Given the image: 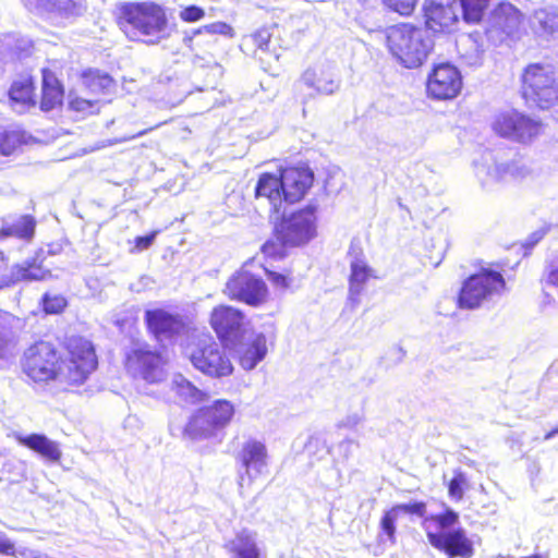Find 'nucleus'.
I'll return each instance as SVG.
<instances>
[{
    "instance_id": "nucleus-52",
    "label": "nucleus",
    "mask_w": 558,
    "mask_h": 558,
    "mask_svg": "<svg viewBox=\"0 0 558 558\" xmlns=\"http://www.w3.org/2000/svg\"><path fill=\"white\" fill-rule=\"evenodd\" d=\"M424 258H426L425 260V264H428L433 267H436L440 264L441 259H442V253L439 251L436 256H429V255H425Z\"/></svg>"
},
{
    "instance_id": "nucleus-54",
    "label": "nucleus",
    "mask_w": 558,
    "mask_h": 558,
    "mask_svg": "<svg viewBox=\"0 0 558 558\" xmlns=\"http://www.w3.org/2000/svg\"><path fill=\"white\" fill-rule=\"evenodd\" d=\"M556 426L558 427V424Z\"/></svg>"
},
{
    "instance_id": "nucleus-23",
    "label": "nucleus",
    "mask_w": 558,
    "mask_h": 558,
    "mask_svg": "<svg viewBox=\"0 0 558 558\" xmlns=\"http://www.w3.org/2000/svg\"><path fill=\"white\" fill-rule=\"evenodd\" d=\"M80 78L90 97L100 99V102L110 96L116 88L114 80L108 73L97 69L82 71Z\"/></svg>"
},
{
    "instance_id": "nucleus-5",
    "label": "nucleus",
    "mask_w": 558,
    "mask_h": 558,
    "mask_svg": "<svg viewBox=\"0 0 558 558\" xmlns=\"http://www.w3.org/2000/svg\"><path fill=\"white\" fill-rule=\"evenodd\" d=\"M522 98L539 110L558 105V69L549 62H532L520 77Z\"/></svg>"
},
{
    "instance_id": "nucleus-37",
    "label": "nucleus",
    "mask_w": 558,
    "mask_h": 558,
    "mask_svg": "<svg viewBox=\"0 0 558 558\" xmlns=\"http://www.w3.org/2000/svg\"><path fill=\"white\" fill-rule=\"evenodd\" d=\"M175 393L179 398L192 404L203 402L208 398V396L205 392L199 390L197 387H195L187 380L177 383Z\"/></svg>"
},
{
    "instance_id": "nucleus-33",
    "label": "nucleus",
    "mask_w": 558,
    "mask_h": 558,
    "mask_svg": "<svg viewBox=\"0 0 558 558\" xmlns=\"http://www.w3.org/2000/svg\"><path fill=\"white\" fill-rule=\"evenodd\" d=\"M267 348L266 341L263 337L253 339L244 350L240 353L239 363L240 365L250 371L254 368L266 355Z\"/></svg>"
},
{
    "instance_id": "nucleus-21",
    "label": "nucleus",
    "mask_w": 558,
    "mask_h": 558,
    "mask_svg": "<svg viewBox=\"0 0 558 558\" xmlns=\"http://www.w3.org/2000/svg\"><path fill=\"white\" fill-rule=\"evenodd\" d=\"M65 98V86L58 73L49 68L40 69V94L37 96V107L43 112L60 109Z\"/></svg>"
},
{
    "instance_id": "nucleus-9",
    "label": "nucleus",
    "mask_w": 558,
    "mask_h": 558,
    "mask_svg": "<svg viewBox=\"0 0 558 558\" xmlns=\"http://www.w3.org/2000/svg\"><path fill=\"white\" fill-rule=\"evenodd\" d=\"M277 223L296 247L305 245L317 235L318 205L308 203L282 216Z\"/></svg>"
},
{
    "instance_id": "nucleus-39",
    "label": "nucleus",
    "mask_w": 558,
    "mask_h": 558,
    "mask_svg": "<svg viewBox=\"0 0 558 558\" xmlns=\"http://www.w3.org/2000/svg\"><path fill=\"white\" fill-rule=\"evenodd\" d=\"M68 306V300L62 294L44 293L40 299L41 311L47 315L61 314Z\"/></svg>"
},
{
    "instance_id": "nucleus-17",
    "label": "nucleus",
    "mask_w": 558,
    "mask_h": 558,
    "mask_svg": "<svg viewBox=\"0 0 558 558\" xmlns=\"http://www.w3.org/2000/svg\"><path fill=\"white\" fill-rule=\"evenodd\" d=\"M144 324L147 332L157 341L170 340L179 336L184 328L180 315L162 307L146 310Z\"/></svg>"
},
{
    "instance_id": "nucleus-41",
    "label": "nucleus",
    "mask_w": 558,
    "mask_h": 558,
    "mask_svg": "<svg viewBox=\"0 0 558 558\" xmlns=\"http://www.w3.org/2000/svg\"><path fill=\"white\" fill-rule=\"evenodd\" d=\"M417 3L418 0H381V4L387 11L405 17L414 13Z\"/></svg>"
},
{
    "instance_id": "nucleus-8",
    "label": "nucleus",
    "mask_w": 558,
    "mask_h": 558,
    "mask_svg": "<svg viewBox=\"0 0 558 558\" xmlns=\"http://www.w3.org/2000/svg\"><path fill=\"white\" fill-rule=\"evenodd\" d=\"M492 128L499 137L521 145H531L545 130V125L541 119L517 110L497 114L493 121Z\"/></svg>"
},
{
    "instance_id": "nucleus-14",
    "label": "nucleus",
    "mask_w": 558,
    "mask_h": 558,
    "mask_svg": "<svg viewBox=\"0 0 558 558\" xmlns=\"http://www.w3.org/2000/svg\"><path fill=\"white\" fill-rule=\"evenodd\" d=\"M422 11L424 25L433 33L449 34L460 23L457 0H425Z\"/></svg>"
},
{
    "instance_id": "nucleus-15",
    "label": "nucleus",
    "mask_w": 558,
    "mask_h": 558,
    "mask_svg": "<svg viewBox=\"0 0 558 558\" xmlns=\"http://www.w3.org/2000/svg\"><path fill=\"white\" fill-rule=\"evenodd\" d=\"M523 23V13L512 3L502 1L490 12L486 34L502 41L517 36Z\"/></svg>"
},
{
    "instance_id": "nucleus-34",
    "label": "nucleus",
    "mask_w": 558,
    "mask_h": 558,
    "mask_svg": "<svg viewBox=\"0 0 558 558\" xmlns=\"http://www.w3.org/2000/svg\"><path fill=\"white\" fill-rule=\"evenodd\" d=\"M204 34L206 33L201 31L199 27L192 35L184 37V45L198 58H204L205 54H208L214 46V40L208 36H204Z\"/></svg>"
},
{
    "instance_id": "nucleus-43",
    "label": "nucleus",
    "mask_w": 558,
    "mask_h": 558,
    "mask_svg": "<svg viewBox=\"0 0 558 558\" xmlns=\"http://www.w3.org/2000/svg\"><path fill=\"white\" fill-rule=\"evenodd\" d=\"M312 77H308V84L313 86L318 93L330 94L336 88V84L332 80H327L325 73L322 71L319 74L311 73Z\"/></svg>"
},
{
    "instance_id": "nucleus-4",
    "label": "nucleus",
    "mask_w": 558,
    "mask_h": 558,
    "mask_svg": "<svg viewBox=\"0 0 558 558\" xmlns=\"http://www.w3.org/2000/svg\"><path fill=\"white\" fill-rule=\"evenodd\" d=\"M389 53L404 68L416 69L427 59L433 45L426 32L411 22H399L385 29Z\"/></svg>"
},
{
    "instance_id": "nucleus-12",
    "label": "nucleus",
    "mask_w": 558,
    "mask_h": 558,
    "mask_svg": "<svg viewBox=\"0 0 558 558\" xmlns=\"http://www.w3.org/2000/svg\"><path fill=\"white\" fill-rule=\"evenodd\" d=\"M462 75L457 66L448 62L434 65L426 80V92L429 98L450 100L462 89Z\"/></svg>"
},
{
    "instance_id": "nucleus-20",
    "label": "nucleus",
    "mask_w": 558,
    "mask_h": 558,
    "mask_svg": "<svg viewBox=\"0 0 558 558\" xmlns=\"http://www.w3.org/2000/svg\"><path fill=\"white\" fill-rule=\"evenodd\" d=\"M44 262V252L39 250L22 263L11 265V275L2 277L3 286L10 287L19 282L47 281L52 279V271L45 266Z\"/></svg>"
},
{
    "instance_id": "nucleus-53",
    "label": "nucleus",
    "mask_w": 558,
    "mask_h": 558,
    "mask_svg": "<svg viewBox=\"0 0 558 558\" xmlns=\"http://www.w3.org/2000/svg\"><path fill=\"white\" fill-rule=\"evenodd\" d=\"M558 434V427L555 426L544 435L545 440H549Z\"/></svg>"
},
{
    "instance_id": "nucleus-1",
    "label": "nucleus",
    "mask_w": 558,
    "mask_h": 558,
    "mask_svg": "<svg viewBox=\"0 0 558 558\" xmlns=\"http://www.w3.org/2000/svg\"><path fill=\"white\" fill-rule=\"evenodd\" d=\"M63 349L65 355L53 341L44 339L27 345L20 357L26 383L33 386L83 385L98 367L95 345L83 336H72L65 340Z\"/></svg>"
},
{
    "instance_id": "nucleus-50",
    "label": "nucleus",
    "mask_w": 558,
    "mask_h": 558,
    "mask_svg": "<svg viewBox=\"0 0 558 558\" xmlns=\"http://www.w3.org/2000/svg\"><path fill=\"white\" fill-rule=\"evenodd\" d=\"M8 275H11V266L9 264V258L3 252H0V286L1 287H4L2 277L8 276Z\"/></svg>"
},
{
    "instance_id": "nucleus-38",
    "label": "nucleus",
    "mask_w": 558,
    "mask_h": 558,
    "mask_svg": "<svg viewBox=\"0 0 558 558\" xmlns=\"http://www.w3.org/2000/svg\"><path fill=\"white\" fill-rule=\"evenodd\" d=\"M265 275L270 281L271 286L277 290L287 291L292 289L294 286V277L291 269L276 271L265 268Z\"/></svg>"
},
{
    "instance_id": "nucleus-30",
    "label": "nucleus",
    "mask_w": 558,
    "mask_h": 558,
    "mask_svg": "<svg viewBox=\"0 0 558 558\" xmlns=\"http://www.w3.org/2000/svg\"><path fill=\"white\" fill-rule=\"evenodd\" d=\"M350 269L349 287L350 291L355 294H359L364 289L366 282L378 278L376 271L368 266L366 260L361 258L351 262Z\"/></svg>"
},
{
    "instance_id": "nucleus-40",
    "label": "nucleus",
    "mask_w": 558,
    "mask_h": 558,
    "mask_svg": "<svg viewBox=\"0 0 558 558\" xmlns=\"http://www.w3.org/2000/svg\"><path fill=\"white\" fill-rule=\"evenodd\" d=\"M100 99L97 98H83L80 96H71L69 100L70 110L82 113L93 114L99 111Z\"/></svg>"
},
{
    "instance_id": "nucleus-26",
    "label": "nucleus",
    "mask_w": 558,
    "mask_h": 558,
    "mask_svg": "<svg viewBox=\"0 0 558 558\" xmlns=\"http://www.w3.org/2000/svg\"><path fill=\"white\" fill-rule=\"evenodd\" d=\"M225 548L233 558H262L260 550L248 531H241L230 539Z\"/></svg>"
},
{
    "instance_id": "nucleus-47",
    "label": "nucleus",
    "mask_w": 558,
    "mask_h": 558,
    "mask_svg": "<svg viewBox=\"0 0 558 558\" xmlns=\"http://www.w3.org/2000/svg\"><path fill=\"white\" fill-rule=\"evenodd\" d=\"M158 231H151L149 234L136 236L133 241V246L130 248L131 254L140 253L147 250L153 243Z\"/></svg>"
},
{
    "instance_id": "nucleus-36",
    "label": "nucleus",
    "mask_w": 558,
    "mask_h": 558,
    "mask_svg": "<svg viewBox=\"0 0 558 558\" xmlns=\"http://www.w3.org/2000/svg\"><path fill=\"white\" fill-rule=\"evenodd\" d=\"M469 478L466 474L458 469L447 484L448 496L454 501H461L464 498V492L469 488Z\"/></svg>"
},
{
    "instance_id": "nucleus-19",
    "label": "nucleus",
    "mask_w": 558,
    "mask_h": 558,
    "mask_svg": "<svg viewBox=\"0 0 558 558\" xmlns=\"http://www.w3.org/2000/svg\"><path fill=\"white\" fill-rule=\"evenodd\" d=\"M9 107L17 113H27L37 107V86L31 72L16 75L7 92Z\"/></svg>"
},
{
    "instance_id": "nucleus-10",
    "label": "nucleus",
    "mask_w": 558,
    "mask_h": 558,
    "mask_svg": "<svg viewBox=\"0 0 558 558\" xmlns=\"http://www.w3.org/2000/svg\"><path fill=\"white\" fill-rule=\"evenodd\" d=\"M240 49L245 56L252 58L263 60L265 56H270L278 60L286 47L278 24L272 23L242 36Z\"/></svg>"
},
{
    "instance_id": "nucleus-45",
    "label": "nucleus",
    "mask_w": 558,
    "mask_h": 558,
    "mask_svg": "<svg viewBox=\"0 0 558 558\" xmlns=\"http://www.w3.org/2000/svg\"><path fill=\"white\" fill-rule=\"evenodd\" d=\"M201 31H204L206 34L213 35H222L229 38L234 36L233 27L226 22H215L201 27Z\"/></svg>"
},
{
    "instance_id": "nucleus-35",
    "label": "nucleus",
    "mask_w": 558,
    "mask_h": 558,
    "mask_svg": "<svg viewBox=\"0 0 558 558\" xmlns=\"http://www.w3.org/2000/svg\"><path fill=\"white\" fill-rule=\"evenodd\" d=\"M24 144L23 135L15 130L0 131V156H11Z\"/></svg>"
},
{
    "instance_id": "nucleus-18",
    "label": "nucleus",
    "mask_w": 558,
    "mask_h": 558,
    "mask_svg": "<svg viewBox=\"0 0 558 558\" xmlns=\"http://www.w3.org/2000/svg\"><path fill=\"white\" fill-rule=\"evenodd\" d=\"M244 314L231 305L220 304L213 308L209 324L221 342L232 341L243 332Z\"/></svg>"
},
{
    "instance_id": "nucleus-13",
    "label": "nucleus",
    "mask_w": 558,
    "mask_h": 558,
    "mask_svg": "<svg viewBox=\"0 0 558 558\" xmlns=\"http://www.w3.org/2000/svg\"><path fill=\"white\" fill-rule=\"evenodd\" d=\"M190 361L197 371L213 378L228 377L233 373L230 359L215 341L198 344L191 353Z\"/></svg>"
},
{
    "instance_id": "nucleus-25",
    "label": "nucleus",
    "mask_w": 558,
    "mask_h": 558,
    "mask_svg": "<svg viewBox=\"0 0 558 558\" xmlns=\"http://www.w3.org/2000/svg\"><path fill=\"white\" fill-rule=\"evenodd\" d=\"M183 436L190 440L208 439L218 434L205 414L203 408L197 409L183 427Z\"/></svg>"
},
{
    "instance_id": "nucleus-32",
    "label": "nucleus",
    "mask_w": 558,
    "mask_h": 558,
    "mask_svg": "<svg viewBox=\"0 0 558 558\" xmlns=\"http://www.w3.org/2000/svg\"><path fill=\"white\" fill-rule=\"evenodd\" d=\"M492 0H457L461 8V17L468 25H477L484 21Z\"/></svg>"
},
{
    "instance_id": "nucleus-22",
    "label": "nucleus",
    "mask_w": 558,
    "mask_h": 558,
    "mask_svg": "<svg viewBox=\"0 0 558 558\" xmlns=\"http://www.w3.org/2000/svg\"><path fill=\"white\" fill-rule=\"evenodd\" d=\"M427 505L423 500L409 504H396L385 510L379 521V536L381 539L396 544L397 521L401 513L423 518L426 515Z\"/></svg>"
},
{
    "instance_id": "nucleus-11",
    "label": "nucleus",
    "mask_w": 558,
    "mask_h": 558,
    "mask_svg": "<svg viewBox=\"0 0 558 558\" xmlns=\"http://www.w3.org/2000/svg\"><path fill=\"white\" fill-rule=\"evenodd\" d=\"M167 360L158 350L148 345L131 349L124 357V366L134 377L149 384L157 383L162 374Z\"/></svg>"
},
{
    "instance_id": "nucleus-7",
    "label": "nucleus",
    "mask_w": 558,
    "mask_h": 558,
    "mask_svg": "<svg viewBox=\"0 0 558 558\" xmlns=\"http://www.w3.org/2000/svg\"><path fill=\"white\" fill-rule=\"evenodd\" d=\"M252 263H245L226 281L222 290L230 300L251 307H260L270 299V291L260 275L252 269Z\"/></svg>"
},
{
    "instance_id": "nucleus-46",
    "label": "nucleus",
    "mask_w": 558,
    "mask_h": 558,
    "mask_svg": "<svg viewBox=\"0 0 558 558\" xmlns=\"http://www.w3.org/2000/svg\"><path fill=\"white\" fill-rule=\"evenodd\" d=\"M180 19L186 23L201 21L205 16V11L195 4L187 5L180 11Z\"/></svg>"
},
{
    "instance_id": "nucleus-42",
    "label": "nucleus",
    "mask_w": 558,
    "mask_h": 558,
    "mask_svg": "<svg viewBox=\"0 0 558 558\" xmlns=\"http://www.w3.org/2000/svg\"><path fill=\"white\" fill-rule=\"evenodd\" d=\"M432 521L436 523V526L440 530L449 529L456 525L459 521V514L450 508H446L440 513L430 514L425 518V522Z\"/></svg>"
},
{
    "instance_id": "nucleus-16",
    "label": "nucleus",
    "mask_w": 558,
    "mask_h": 558,
    "mask_svg": "<svg viewBox=\"0 0 558 558\" xmlns=\"http://www.w3.org/2000/svg\"><path fill=\"white\" fill-rule=\"evenodd\" d=\"M429 544L447 558H472L474 544L463 529H454L448 532L426 533Z\"/></svg>"
},
{
    "instance_id": "nucleus-28",
    "label": "nucleus",
    "mask_w": 558,
    "mask_h": 558,
    "mask_svg": "<svg viewBox=\"0 0 558 558\" xmlns=\"http://www.w3.org/2000/svg\"><path fill=\"white\" fill-rule=\"evenodd\" d=\"M202 408L217 432L228 426L234 415L233 404L226 399H218Z\"/></svg>"
},
{
    "instance_id": "nucleus-2",
    "label": "nucleus",
    "mask_w": 558,
    "mask_h": 558,
    "mask_svg": "<svg viewBox=\"0 0 558 558\" xmlns=\"http://www.w3.org/2000/svg\"><path fill=\"white\" fill-rule=\"evenodd\" d=\"M112 19L124 37L133 43L156 45L169 35L167 10L153 0L120 1L112 10Z\"/></svg>"
},
{
    "instance_id": "nucleus-51",
    "label": "nucleus",
    "mask_w": 558,
    "mask_h": 558,
    "mask_svg": "<svg viewBox=\"0 0 558 558\" xmlns=\"http://www.w3.org/2000/svg\"><path fill=\"white\" fill-rule=\"evenodd\" d=\"M0 553L4 555H14V544L5 537L0 536Z\"/></svg>"
},
{
    "instance_id": "nucleus-44",
    "label": "nucleus",
    "mask_w": 558,
    "mask_h": 558,
    "mask_svg": "<svg viewBox=\"0 0 558 558\" xmlns=\"http://www.w3.org/2000/svg\"><path fill=\"white\" fill-rule=\"evenodd\" d=\"M527 170L523 166H518L515 162H508L497 168V174L500 179L511 178V179H521L525 177Z\"/></svg>"
},
{
    "instance_id": "nucleus-24",
    "label": "nucleus",
    "mask_w": 558,
    "mask_h": 558,
    "mask_svg": "<svg viewBox=\"0 0 558 558\" xmlns=\"http://www.w3.org/2000/svg\"><path fill=\"white\" fill-rule=\"evenodd\" d=\"M17 441L20 445L36 452L49 462L56 463L61 460L62 453L58 442L50 440L43 434L33 433L26 436H20L17 437Z\"/></svg>"
},
{
    "instance_id": "nucleus-27",
    "label": "nucleus",
    "mask_w": 558,
    "mask_h": 558,
    "mask_svg": "<svg viewBox=\"0 0 558 558\" xmlns=\"http://www.w3.org/2000/svg\"><path fill=\"white\" fill-rule=\"evenodd\" d=\"M37 221L32 215H22L11 225L0 227V239L15 238L24 242H31L36 232Z\"/></svg>"
},
{
    "instance_id": "nucleus-3",
    "label": "nucleus",
    "mask_w": 558,
    "mask_h": 558,
    "mask_svg": "<svg viewBox=\"0 0 558 558\" xmlns=\"http://www.w3.org/2000/svg\"><path fill=\"white\" fill-rule=\"evenodd\" d=\"M315 183L314 170L307 162L280 166L277 172L259 173L254 197L265 198L271 205H295L305 199Z\"/></svg>"
},
{
    "instance_id": "nucleus-48",
    "label": "nucleus",
    "mask_w": 558,
    "mask_h": 558,
    "mask_svg": "<svg viewBox=\"0 0 558 558\" xmlns=\"http://www.w3.org/2000/svg\"><path fill=\"white\" fill-rule=\"evenodd\" d=\"M543 281L554 288H558V263L549 262L544 270Z\"/></svg>"
},
{
    "instance_id": "nucleus-49",
    "label": "nucleus",
    "mask_w": 558,
    "mask_h": 558,
    "mask_svg": "<svg viewBox=\"0 0 558 558\" xmlns=\"http://www.w3.org/2000/svg\"><path fill=\"white\" fill-rule=\"evenodd\" d=\"M9 328L4 319L0 316V359L3 356V351L8 343Z\"/></svg>"
},
{
    "instance_id": "nucleus-31",
    "label": "nucleus",
    "mask_w": 558,
    "mask_h": 558,
    "mask_svg": "<svg viewBox=\"0 0 558 558\" xmlns=\"http://www.w3.org/2000/svg\"><path fill=\"white\" fill-rule=\"evenodd\" d=\"M267 459L266 446L257 440L246 441L239 454V460L243 468L250 470L258 465H265Z\"/></svg>"
},
{
    "instance_id": "nucleus-29",
    "label": "nucleus",
    "mask_w": 558,
    "mask_h": 558,
    "mask_svg": "<svg viewBox=\"0 0 558 558\" xmlns=\"http://www.w3.org/2000/svg\"><path fill=\"white\" fill-rule=\"evenodd\" d=\"M296 247L287 235L282 234L281 228L276 223L271 238L262 245V253L270 259H280L284 257L288 250Z\"/></svg>"
},
{
    "instance_id": "nucleus-6",
    "label": "nucleus",
    "mask_w": 558,
    "mask_h": 558,
    "mask_svg": "<svg viewBox=\"0 0 558 558\" xmlns=\"http://www.w3.org/2000/svg\"><path fill=\"white\" fill-rule=\"evenodd\" d=\"M506 290L507 284L502 274L499 270L483 267L462 282L457 296V306L462 310H475Z\"/></svg>"
}]
</instances>
